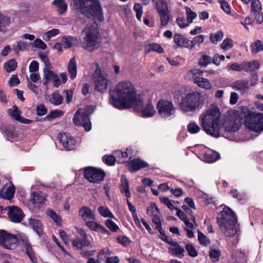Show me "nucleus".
<instances>
[{"label": "nucleus", "mask_w": 263, "mask_h": 263, "mask_svg": "<svg viewBox=\"0 0 263 263\" xmlns=\"http://www.w3.org/2000/svg\"><path fill=\"white\" fill-rule=\"evenodd\" d=\"M220 110L215 105H212L200 115L201 126L208 135L215 138L225 137L226 133H234L238 130V120L234 117H230L222 122L220 120Z\"/></svg>", "instance_id": "nucleus-1"}, {"label": "nucleus", "mask_w": 263, "mask_h": 263, "mask_svg": "<svg viewBox=\"0 0 263 263\" xmlns=\"http://www.w3.org/2000/svg\"><path fill=\"white\" fill-rule=\"evenodd\" d=\"M109 103L118 109L138 108L142 104L134 84L129 81L119 82L110 92Z\"/></svg>", "instance_id": "nucleus-2"}, {"label": "nucleus", "mask_w": 263, "mask_h": 263, "mask_svg": "<svg viewBox=\"0 0 263 263\" xmlns=\"http://www.w3.org/2000/svg\"><path fill=\"white\" fill-rule=\"evenodd\" d=\"M217 221L222 234L226 237H233L239 232V227L235 213L227 206L218 213Z\"/></svg>", "instance_id": "nucleus-3"}, {"label": "nucleus", "mask_w": 263, "mask_h": 263, "mask_svg": "<svg viewBox=\"0 0 263 263\" xmlns=\"http://www.w3.org/2000/svg\"><path fill=\"white\" fill-rule=\"evenodd\" d=\"M72 5L88 18L92 17L100 22L104 20L102 8L97 0H72Z\"/></svg>", "instance_id": "nucleus-4"}, {"label": "nucleus", "mask_w": 263, "mask_h": 263, "mask_svg": "<svg viewBox=\"0 0 263 263\" xmlns=\"http://www.w3.org/2000/svg\"><path fill=\"white\" fill-rule=\"evenodd\" d=\"M204 104L201 94L197 91L189 92L181 98L179 106L185 113L194 112L201 109Z\"/></svg>", "instance_id": "nucleus-5"}, {"label": "nucleus", "mask_w": 263, "mask_h": 263, "mask_svg": "<svg viewBox=\"0 0 263 263\" xmlns=\"http://www.w3.org/2000/svg\"><path fill=\"white\" fill-rule=\"evenodd\" d=\"M241 110L245 114V124L247 128L256 132L263 130V114L251 112L246 107H242Z\"/></svg>", "instance_id": "nucleus-6"}, {"label": "nucleus", "mask_w": 263, "mask_h": 263, "mask_svg": "<svg viewBox=\"0 0 263 263\" xmlns=\"http://www.w3.org/2000/svg\"><path fill=\"white\" fill-rule=\"evenodd\" d=\"M84 35L82 46L84 49L92 51L97 48L100 42L98 31L93 26L86 27L83 31Z\"/></svg>", "instance_id": "nucleus-7"}, {"label": "nucleus", "mask_w": 263, "mask_h": 263, "mask_svg": "<svg viewBox=\"0 0 263 263\" xmlns=\"http://www.w3.org/2000/svg\"><path fill=\"white\" fill-rule=\"evenodd\" d=\"M93 109L91 106L79 108L74 115L73 122L77 126H83L86 132L91 129V124L89 116L92 112Z\"/></svg>", "instance_id": "nucleus-8"}, {"label": "nucleus", "mask_w": 263, "mask_h": 263, "mask_svg": "<svg viewBox=\"0 0 263 263\" xmlns=\"http://www.w3.org/2000/svg\"><path fill=\"white\" fill-rule=\"evenodd\" d=\"M203 71L194 68L187 71L185 77L189 79L192 80L193 82L199 87L205 90H210L212 88V85L210 81L202 77Z\"/></svg>", "instance_id": "nucleus-9"}, {"label": "nucleus", "mask_w": 263, "mask_h": 263, "mask_svg": "<svg viewBox=\"0 0 263 263\" xmlns=\"http://www.w3.org/2000/svg\"><path fill=\"white\" fill-rule=\"evenodd\" d=\"M157 110L159 116L167 119L173 117L176 112V108L171 101L161 100L157 103Z\"/></svg>", "instance_id": "nucleus-10"}, {"label": "nucleus", "mask_w": 263, "mask_h": 263, "mask_svg": "<svg viewBox=\"0 0 263 263\" xmlns=\"http://www.w3.org/2000/svg\"><path fill=\"white\" fill-rule=\"evenodd\" d=\"M95 89L100 92L103 93L106 91L108 85V80L104 75L100 68H96L93 73Z\"/></svg>", "instance_id": "nucleus-11"}, {"label": "nucleus", "mask_w": 263, "mask_h": 263, "mask_svg": "<svg viewBox=\"0 0 263 263\" xmlns=\"http://www.w3.org/2000/svg\"><path fill=\"white\" fill-rule=\"evenodd\" d=\"M105 173L103 171L88 167L84 168V176L89 182L92 183H99L104 180Z\"/></svg>", "instance_id": "nucleus-12"}, {"label": "nucleus", "mask_w": 263, "mask_h": 263, "mask_svg": "<svg viewBox=\"0 0 263 263\" xmlns=\"http://www.w3.org/2000/svg\"><path fill=\"white\" fill-rule=\"evenodd\" d=\"M58 138L66 151H70L74 148L76 140L69 134L60 133L58 135Z\"/></svg>", "instance_id": "nucleus-13"}, {"label": "nucleus", "mask_w": 263, "mask_h": 263, "mask_svg": "<svg viewBox=\"0 0 263 263\" xmlns=\"http://www.w3.org/2000/svg\"><path fill=\"white\" fill-rule=\"evenodd\" d=\"M8 214L11 221L19 223L23 219L24 213L18 206L12 205L8 206Z\"/></svg>", "instance_id": "nucleus-14"}, {"label": "nucleus", "mask_w": 263, "mask_h": 263, "mask_svg": "<svg viewBox=\"0 0 263 263\" xmlns=\"http://www.w3.org/2000/svg\"><path fill=\"white\" fill-rule=\"evenodd\" d=\"M141 105L138 108H135L137 110L140 111L142 117L149 118L153 117L156 113L154 105L151 102H147L145 106H143V102L141 99Z\"/></svg>", "instance_id": "nucleus-15"}, {"label": "nucleus", "mask_w": 263, "mask_h": 263, "mask_svg": "<svg viewBox=\"0 0 263 263\" xmlns=\"http://www.w3.org/2000/svg\"><path fill=\"white\" fill-rule=\"evenodd\" d=\"M232 88L241 95L247 93L250 89L249 82L246 79H240L235 81L232 84Z\"/></svg>", "instance_id": "nucleus-16"}, {"label": "nucleus", "mask_w": 263, "mask_h": 263, "mask_svg": "<svg viewBox=\"0 0 263 263\" xmlns=\"http://www.w3.org/2000/svg\"><path fill=\"white\" fill-rule=\"evenodd\" d=\"M15 187L11 183L5 184L0 190V197L6 199H11L14 196Z\"/></svg>", "instance_id": "nucleus-17"}, {"label": "nucleus", "mask_w": 263, "mask_h": 263, "mask_svg": "<svg viewBox=\"0 0 263 263\" xmlns=\"http://www.w3.org/2000/svg\"><path fill=\"white\" fill-rule=\"evenodd\" d=\"M79 215L81 219L87 222L90 220H95V215L92 210L87 206H83L80 209L79 211Z\"/></svg>", "instance_id": "nucleus-18"}, {"label": "nucleus", "mask_w": 263, "mask_h": 263, "mask_svg": "<svg viewBox=\"0 0 263 263\" xmlns=\"http://www.w3.org/2000/svg\"><path fill=\"white\" fill-rule=\"evenodd\" d=\"M128 165L129 170L132 172H135L141 168L148 166V164L146 162L140 159H135L130 161Z\"/></svg>", "instance_id": "nucleus-19"}, {"label": "nucleus", "mask_w": 263, "mask_h": 263, "mask_svg": "<svg viewBox=\"0 0 263 263\" xmlns=\"http://www.w3.org/2000/svg\"><path fill=\"white\" fill-rule=\"evenodd\" d=\"M170 245L172 247H170L168 249L170 253L179 258H181L184 256V249L181 247L176 242L174 241Z\"/></svg>", "instance_id": "nucleus-20"}, {"label": "nucleus", "mask_w": 263, "mask_h": 263, "mask_svg": "<svg viewBox=\"0 0 263 263\" xmlns=\"http://www.w3.org/2000/svg\"><path fill=\"white\" fill-rule=\"evenodd\" d=\"M174 42L176 47H184L188 49L189 40L181 34L176 33L173 37Z\"/></svg>", "instance_id": "nucleus-21"}, {"label": "nucleus", "mask_w": 263, "mask_h": 263, "mask_svg": "<svg viewBox=\"0 0 263 263\" xmlns=\"http://www.w3.org/2000/svg\"><path fill=\"white\" fill-rule=\"evenodd\" d=\"M18 243V239L16 236L11 234L2 247L7 249L13 250L16 248Z\"/></svg>", "instance_id": "nucleus-22"}, {"label": "nucleus", "mask_w": 263, "mask_h": 263, "mask_svg": "<svg viewBox=\"0 0 263 263\" xmlns=\"http://www.w3.org/2000/svg\"><path fill=\"white\" fill-rule=\"evenodd\" d=\"M220 157L219 154L211 149H208L203 154V160L208 163H212L215 162L219 159Z\"/></svg>", "instance_id": "nucleus-23"}, {"label": "nucleus", "mask_w": 263, "mask_h": 263, "mask_svg": "<svg viewBox=\"0 0 263 263\" xmlns=\"http://www.w3.org/2000/svg\"><path fill=\"white\" fill-rule=\"evenodd\" d=\"M120 190L122 194H125L126 199H128L130 197L128 181L124 175L121 176Z\"/></svg>", "instance_id": "nucleus-24"}, {"label": "nucleus", "mask_w": 263, "mask_h": 263, "mask_svg": "<svg viewBox=\"0 0 263 263\" xmlns=\"http://www.w3.org/2000/svg\"><path fill=\"white\" fill-rule=\"evenodd\" d=\"M22 245L25 248L26 253L29 257L30 260L33 262H35L36 261V259L35 257L34 254L33 252L32 247L29 242L28 241V240L26 237L24 236V238H22Z\"/></svg>", "instance_id": "nucleus-25"}, {"label": "nucleus", "mask_w": 263, "mask_h": 263, "mask_svg": "<svg viewBox=\"0 0 263 263\" xmlns=\"http://www.w3.org/2000/svg\"><path fill=\"white\" fill-rule=\"evenodd\" d=\"M243 70L246 72L253 71L258 69L260 66L259 62L257 60L243 61Z\"/></svg>", "instance_id": "nucleus-26"}, {"label": "nucleus", "mask_w": 263, "mask_h": 263, "mask_svg": "<svg viewBox=\"0 0 263 263\" xmlns=\"http://www.w3.org/2000/svg\"><path fill=\"white\" fill-rule=\"evenodd\" d=\"M62 45L65 48H69L72 46H76L78 44V39L73 36H64L62 39Z\"/></svg>", "instance_id": "nucleus-27"}, {"label": "nucleus", "mask_w": 263, "mask_h": 263, "mask_svg": "<svg viewBox=\"0 0 263 263\" xmlns=\"http://www.w3.org/2000/svg\"><path fill=\"white\" fill-rule=\"evenodd\" d=\"M67 69L70 75V78L73 80L76 78L77 72V62L75 58H72L70 60Z\"/></svg>", "instance_id": "nucleus-28"}, {"label": "nucleus", "mask_w": 263, "mask_h": 263, "mask_svg": "<svg viewBox=\"0 0 263 263\" xmlns=\"http://www.w3.org/2000/svg\"><path fill=\"white\" fill-rule=\"evenodd\" d=\"M28 224L39 235L42 234V224L39 220L34 218H29L28 219Z\"/></svg>", "instance_id": "nucleus-29"}, {"label": "nucleus", "mask_w": 263, "mask_h": 263, "mask_svg": "<svg viewBox=\"0 0 263 263\" xmlns=\"http://www.w3.org/2000/svg\"><path fill=\"white\" fill-rule=\"evenodd\" d=\"M85 224L92 231L101 232L103 233L108 232L105 228L95 222V220H90L85 222Z\"/></svg>", "instance_id": "nucleus-30"}, {"label": "nucleus", "mask_w": 263, "mask_h": 263, "mask_svg": "<svg viewBox=\"0 0 263 263\" xmlns=\"http://www.w3.org/2000/svg\"><path fill=\"white\" fill-rule=\"evenodd\" d=\"M50 67H45L43 69L42 82L44 85H47L55 74L52 71L49 70Z\"/></svg>", "instance_id": "nucleus-31"}, {"label": "nucleus", "mask_w": 263, "mask_h": 263, "mask_svg": "<svg viewBox=\"0 0 263 263\" xmlns=\"http://www.w3.org/2000/svg\"><path fill=\"white\" fill-rule=\"evenodd\" d=\"M63 100V97L57 92H54L49 96V102L55 106L61 104Z\"/></svg>", "instance_id": "nucleus-32"}, {"label": "nucleus", "mask_w": 263, "mask_h": 263, "mask_svg": "<svg viewBox=\"0 0 263 263\" xmlns=\"http://www.w3.org/2000/svg\"><path fill=\"white\" fill-rule=\"evenodd\" d=\"M156 9L158 13L170 12L168 4L164 0H158L156 3Z\"/></svg>", "instance_id": "nucleus-33"}, {"label": "nucleus", "mask_w": 263, "mask_h": 263, "mask_svg": "<svg viewBox=\"0 0 263 263\" xmlns=\"http://www.w3.org/2000/svg\"><path fill=\"white\" fill-rule=\"evenodd\" d=\"M52 4L56 7L58 12L62 14L66 11L67 8V5L64 0H54Z\"/></svg>", "instance_id": "nucleus-34"}, {"label": "nucleus", "mask_w": 263, "mask_h": 263, "mask_svg": "<svg viewBox=\"0 0 263 263\" xmlns=\"http://www.w3.org/2000/svg\"><path fill=\"white\" fill-rule=\"evenodd\" d=\"M5 135L9 140H13L16 139L18 136V133L13 126L9 127L5 129L4 132Z\"/></svg>", "instance_id": "nucleus-35"}, {"label": "nucleus", "mask_w": 263, "mask_h": 263, "mask_svg": "<svg viewBox=\"0 0 263 263\" xmlns=\"http://www.w3.org/2000/svg\"><path fill=\"white\" fill-rule=\"evenodd\" d=\"M221 252L217 247L211 246L209 251V256L213 261H217L218 260Z\"/></svg>", "instance_id": "nucleus-36"}, {"label": "nucleus", "mask_w": 263, "mask_h": 263, "mask_svg": "<svg viewBox=\"0 0 263 263\" xmlns=\"http://www.w3.org/2000/svg\"><path fill=\"white\" fill-rule=\"evenodd\" d=\"M250 49L253 53L263 51V43L260 40H256L251 45Z\"/></svg>", "instance_id": "nucleus-37"}, {"label": "nucleus", "mask_w": 263, "mask_h": 263, "mask_svg": "<svg viewBox=\"0 0 263 263\" xmlns=\"http://www.w3.org/2000/svg\"><path fill=\"white\" fill-rule=\"evenodd\" d=\"M10 17L0 13V31L5 32L7 30V26L9 24Z\"/></svg>", "instance_id": "nucleus-38"}, {"label": "nucleus", "mask_w": 263, "mask_h": 263, "mask_svg": "<svg viewBox=\"0 0 263 263\" xmlns=\"http://www.w3.org/2000/svg\"><path fill=\"white\" fill-rule=\"evenodd\" d=\"M73 247L78 249H82L84 247H87L90 245V243L86 238H83V240L77 238L73 240L72 242Z\"/></svg>", "instance_id": "nucleus-39"}, {"label": "nucleus", "mask_w": 263, "mask_h": 263, "mask_svg": "<svg viewBox=\"0 0 263 263\" xmlns=\"http://www.w3.org/2000/svg\"><path fill=\"white\" fill-rule=\"evenodd\" d=\"M204 40V36L200 34L194 37L192 40L189 41V46L188 47L189 49H192L197 44H200L202 43Z\"/></svg>", "instance_id": "nucleus-40"}, {"label": "nucleus", "mask_w": 263, "mask_h": 263, "mask_svg": "<svg viewBox=\"0 0 263 263\" xmlns=\"http://www.w3.org/2000/svg\"><path fill=\"white\" fill-rule=\"evenodd\" d=\"M32 199L35 204L42 203L46 199L45 195L41 192L33 193L32 194Z\"/></svg>", "instance_id": "nucleus-41"}, {"label": "nucleus", "mask_w": 263, "mask_h": 263, "mask_svg": "<svg viewBox=\"0 0 263 263\" xmlns=\"http://www.w3.org/2000/svg\"><path fill=\"white\" fill-rule=\"evenodd\" d=\"M8 114L9 115L14 119L18 121L19 119L21 117L20 114L21 111L18 109V108L14 105L13 106L12 108H10L8 109Z\"/></svg>", "instance_id": "nucleus-42"}, {"label": "nucleus", "mask_w": 263, "mask_h": 263, "mask_svg": "<svg viewBox=\"0 0 263 263\" xmlns=\"http://www.w3.org/2000/svg\"><path fill=\"white\" fill-rule=\"evenodd\" d=\"M17 66V63L14 59H11L4 65V69L8 72L14 71Z\"/></svg>", "instance_id": "nucleus-43"}, {"label": "nucleus", "mask_w": 263, "mask_h": 263, "mask_svg": "<svg viewBox=\"0 0 263 263\" xmlns=\"http://www.w3.org/2000/svg\"><path fill=\"white\" fill-rule=\"evenodd\" d=\"M223 37V32L221 30H219L215 33L211 34L210 36V40L212 43L216 44L220 41Z\"/></svg>", "instance_id": "nucleus-44"}, {"label": "nucleus", "mask_w": 263, "mask_h": 263, "mask_svg": "<svg viewBox=\"0 0 263 263\" xmlns=\"http://www.w3.org/2000/svg\"><path fill=\"white\" fill-rule=\"evenodd\" d=\"M145 50L148 52L150 51H155L159 53L163 52V49L160 46V45L156 43H152L147 45L145 47Z\"/></svg>", "instance_id": "nucleus-45"}, {"label": "nucleus", "mask_w": 263, "mask_h": 263, "mask_svg": "<svg viewBox=\"0 0 263 263\" xmlns=\"http://www.w3.org/2000/svg\"><path fill=\"white\" fill-rule=\"evenodd\" d=\"M60 31L58 29H51L45 33H44L43 35V39L45 41H49L52 37H54L57 35L59 34Z\"/></svg>", "instance_id": "nucleus-46"}, {"label": "nucleus", "mask_w": 263, "mask_h": 263, "mask_svg": "<svg viewBox=\"0 0 263 263\" xmlns=\"http://www.w3.org/2000/svg\"><path fill=\"white\" fill-rule=\"evenodd\" d=\"M169 13L170 12L158 13L161 26H165L168 24L170 20Z\"/></svg>", "instance_id": "nucleus-47"}, {"label": "nucleus", "mask_w": 263, "mask_h": 263, "mask_svg": "<svg viewBox=\"0 0 263 263\" xmlns=\"http://www.w3.org/2000/svg\"><path fill=\"white\" fill-rule=\"evenodd\" d=\"M200 130V127L195 122H191L187 126V130L191 134H197Z\"/></svg>", "instance_id": "nucleus-48"}, {"label": "nucleus", "mask_w": 263, "mask_h": 263, "mask_svg": "<svg viewBox=\"0 0 263 263\" xmlns=\"http://www.w3.org/2000/svg\"><path fill=\"white\" fill-rule=\"evenodd\" d=\"M185 9L186 10L187 21L190 24L196 18L197 14L188 7H185Z\"/></svg>", "instance_id": "nucleus-49"}, {"label": "nucleus", "mask_w": 263, "mask_h": 263, "mask_svg": "<svg viewBox=\"0 0 263 263\" xmlns=\"http://www.w3.org/2000/svg\"><path fill=\"white\" fill-rule=\"evenodd\" d=\"M98 212L104 217L114 218V215L107 208L101 206L98 208Z\"/></svg>", "instance_id": "nucleus-50"}, {"label": "nucleus", "mask_w": 263, "mask_h": 263, "mask_svg": "<svg viewBox=\"0 0 263 263\" xmlns=\"http://www.w3.org/2000/svg\"><path fill=\"white\" fill-rule=\"evenodd\" d=\"M27 47V44L23 41H20L17 43V45L13 47V50L14 52L18 54L20 51L24 50Z\"/></svg>", "instance_id": "nucleus-51"}, {"label": "nucleus", "mask_w": 263, "mask_h": 263, "mask_svg": "<svg viewBox=\"0 0 263 263\" xmlns=\"http://www.w3.org/2000/svg\"><path fill=\"white\" fill-rule=\"evenodd\" d=\"M261 10V3L259 0H252L251 3V11L254 13L260 12Z\"/></svg>", "instance_id": "nucleus-52"}, {"label": "nucleus", "mask_w": 263, "mask_h": 263, "mask_svg": "<svg viewBox=\"0 0 263 263\" xmlns=\"http://www.w3.org/2000/svg\"><path fill=\"white\" fill-rule=\"evenodd\" d=\"M233 46V42L232 40L229 38L225 39L221 44V48L224 50H228Z\"/></svg>", "instance_id": "nucleus-53"}, {"label": "nucleus", "mask_w": 263, "mask_h": 263, "mask_svg": "<svg viewBox=\"0 0 263 263\" xmlns=\"http://www.w3.org/2000/svg\"><path fill=\"white\" fill-rule=\"evenodd\" d=\"M46 213L57 224L60 223L61 219L53 210L49 209Z\"/></svg>", "instance_id": "nucleus-54"}, {"label": "nucleus", "mask_w": 263, "mask_h": 263, "mask_svg": "<svg viewBox=\"0 0 263 263\" xmlns=\"http://www.w3.org/2000/svg\"><path fill=\"white\" fill-rule=\"evenodd\" d=\"M198 240L199 241V243L201 245L206 246L210 243V239L205 235H204L200 231H198Z\"/></svg>", "instance_id": "nucleus-55"}, {"label": "nucleus", "mask_w": 263, "mask_h": 263, "mask_svg": "<svg viewBox=\"0 0 263 263\" xmlns=\"http://www.w3.org/2000/svg\"><path fill=\"white\" fill-rule=\"evenodd\" d=\"M111 253V252L110 250L107 248H105L102 249L98 254V260H103L104 258L107 257V256L110 255Z\"/></svg>", "instance_id": "nucleus-56"}, {"label": "nucleus", "mask_w": 263, "mask_h": 263, "mask_svg": "<svg viewBox=\"0 0 263 263\" xmlns=\"http://www.w3.org/2000/svg\"><path fill=\"white\" fill-rule=\"evenodd\" d=\"M211 62V58L207 55H203L198 61V64L201 66H206Z\"/></svg>", "instance_id": "nucleus-57"}, {"label": "nucleus", "mask_w": 263, "mask_h": 263, "mask_svg": "<svg viewBox=\"0 0 263 263\" xmlns=\"http://www.w3.org/2000/svg\"><path fill=\"white\" fill-rule=\"evenodd\" d=\"M147 213L149 215L153 216L159 213L158 207L155 203H152L147 209Z\"/></svg>", "instance_id": "nucleus-58"}, {"label": "nucleus", "mask_w": 263, "mask_h": 263, "mask_svg": "<svg viewBox=\"0 0 263 263\" xmlns=\"http://www.w3.org/2000/svg\"><path fill=\"white\" fill-rule=\"evenodd\" d=\"M160 200L161 202L164 204H165L168 208L171 210L173 211L174 210H177V208H176L174 204H173L172 201H171L167 197H162L160 198Z\"/></svg>", "instance_id": "nucleus-59"}, {"label": "nucleus", "mask_w": 263, "mask_h": 263, "mask_svg": "<svg viewBox=\"0 0 263 263\" xmlns=\"http://www.w3.org/2000/svg\"><path fill=\"white\" fill-rule=\"evenodd\" d=\"M134 10L136 12L137 18L138 20L141 21L142 15L143 14L142 6L141 4L138 3L135 4L134 6Z\"/></svg>", "instance_id": "nucleus-60"}, {"label": "nucleus", "mask_w": 263, "mask_h": 263, "mask_svg": "<svg viewBox=\"0 0 263 263\" xmlns=\"http://www.w3.org/2000/svg\"><path fill=\"white\" fill-rule=\"evenodd\" d=\"M33 45L34 47L42 50H45L47 48L46 44L40 39L35 40L33 43Z\"/></svg>", "instance_id": "nucleus-61"}, {"label": "nucleus", "mask_w": 263, "mask_h": 263, "mask_svg": "<svg viewBox=\"0 0 263 263\" xmlns=\"http://www.w3.org/2000/svg\"><path fill=\"white\" fill-rule=\"evenodd\" d=\"M105 223L106 226L113 232H116L119 229L118 226L111 220H106Z\"/></svg>", "instance_id": "nucleus-62"}, {"label": "nucleus", "mask_w": 263, "mask_h": 263, "mask_svg": "<svg viewBox=\"0 0 263 263\" xmlns=\"http://www.w3.org/2000/svg\"><path fill=\"white\" fill-rule=\"evenodd\" d=\"M176 23L181 28L187 27L190 25L187 20L186 21L183 17H178L176 20Z\"/></svg>", "instance_id": "nucleus-63"}, {"label": "nucleus", "mask_w": 263, "mask_h": 263, "mask_svg": "<svg viewBox=\"0 0 263 263\" xmlns=\"http://www.w3.org/2000/svg\"><path fill=\"white\" fill-rule=\"evenodd\" d=\"M243 62L240 64L234 63L230 65V69L233 71H241L243 70Z\"/></svg>", "instance_id": "nucleus-64"}]
</instances>
